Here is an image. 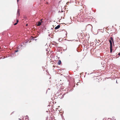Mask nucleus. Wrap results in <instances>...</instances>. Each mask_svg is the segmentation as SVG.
I'll return each instance as SVG.
<instances>
[{"mask_svg": "<svg viewBox=\"0 0 120 120\" xmlns=\"http://www.w3.org/2000/svg\"><path fill=\"white\" fill-rule=\"evenodd\" d=\"M109 41L110 44V52L111 53L112 52V43L111 41L110 40H109Z\"/></svg>", "mask_w": 120, "mask_h": 120, "instance_id": "nucleus-1", "label": "nucleus"}, {"mask_svg": "<svg viewBox=\"0 0 120 120\" xmlns=\"http://www.w3.org/2000/svg\"><path fill=\"white\" fill-rule=\"evenodd\" d=\"M42 22H38L36 23V25L37 26H40L41 25V23Z\"/></svg>", "mask_w": 120, "mask_h": 120, "instance_id": "nucleus-2", "label": "nucleus"}, {"mask_svg": "<svg viewBox=\"0 0 120 120\" xmlns=\"http://www.w3.org/2000/svg\"><path fill=\"white\" fill-rule=\"evenodd\" d=\"M60 25H58L55 27V29H58L60 28Z\"/></svg>", "mask_w": 120, "mask_h": 120, "instance_id": "nucleus-3", "label": "nucleus"}, {"mask_svg": "<svg viewBox=\"0 0 120 120\" xmlns=\"http://www.w3.org/2000/svg\"><path fill=\"white\" fill-rule=\"evenodd\" d=\"M110 39L112 41L113 43V44L114 45V42L113 39V38L112 37H111L110 38Z\"/></svg>", "mask_w": 120, "mask_h": 120, "instance_id": "nucleus-4", "label": "nucleus"}, {"mask_svg": "<svg viewBox=\"0 0 120 120\" xmlns=\"http://www.w3.org/2000/svg\"><path fill=\"white\" fill-rule=\"evenodd\" d=\"M61 63V61L60 60H59L57 62V64L58 65H60Z\"/></svg>", "mask_w": 120, "mask_h": 120, "instance_id": "nucleus-5", "label": "nucleus"}, {"mask_svg": "<svg viewBox=\"0 0 120 120\" xmlns=\"http://www.w3.org/2000/svg\"><path fill=\"white\" fill-rule=\"evenodd\" d=\"M17 23H17L16 22V23H15V24H14V25H17Z\"/></svg>", "mask_w": 120, "mask_h": 120, "instance_id": "nucleus-6", "label": "nucleus"}, {"mask_svg": "<svg viewBox=\"0 0 120 120\" xmlns=\"http://www.w3.org/2000/svg\"><path fill=\"white\" fill-rule=\"evenodd\" d=\"M43 20V19H41L40 20V21H41V22H43V21H42V20Z\"/></svg>", "mask_w": 120, "mask_h": 120, "instance_id": "nucleus-7", "label": "nucleus"}, {"mask_svg": "<svg viewBox=\"0 0 120 120\" xmlns=\"http://www.w3.org/2000/svg\"><path fill=\"white\" fill-rule=\"evenodd\" d=\"M18 22H19V20H17V22H17V23H18Z\"/></svg>", "mask_w": 120, "mask_h": 120, "instance_id": "nucleus-8", "label": "nucleus"}, {"mask_svg": "<svg viewBox=\"0 0 120 120\" xmlns=\"http://www.w3.org/2000/svg\"><path fill=\"white\" fill-rule=\"evenodd\" d=\"M76 85H78V82L76 83Z\"/></svg>", "mask_w": 120, "mask_h": 120, "instance_id": "nucleus-9", "label": "nucleus"}, {"mask_svg": "<svg viewBox=\"0 0 120 120\" xmlns=\"http://www.w3.org/2000/svg\"><path fill=\"white\" fill-rule=\"evenodd\" d=\"M18 50H16L15 51V52H18Z\"/></svg>", "mask_w": 120, "mask_h": 120, "instance_id": "nucleus-10", "label": "nucleus"}, {"mask_svg": "<svg viewBox=\"0 0 120 120\" xmlns=\"http://www.w3.org/2000/svg\"><path fill=\"white\" fill-rule=\"evenodd\" d=\"M118 55H120V52H119L118 54Z\"/></svg>", "mask_w": 120, "mask_h": 120, "instance_id": "nucleus-11", "label": "nucleus"}, {"mask_svg": "<svg viewBox=\"0 0 120 120\" xmlns=\"http://www.w3.org/2000/svg\"><path fill=\"white\" fill-rule=\"evenodd\" d=\"M19 0H17V1L18 2H19Z\"/></svg>", "mask_w": 120, "mask_h": 120, "instance_id": "nucleus-12", "label": "nucleus"}, {"mask_svg": "<svg viewBox=\"0 0 120 120\" xmlns=\"http://www.w3.org/2000/svg\"><path fill=\"white\" fill-rule=\"evenodd\" d=\"M27 25H28V24H26V26H27Z\"/></svg>", "mask_w": 120, "mask_h": 120, "instance_id": "nucleus-13", "label": "nucleus"}, {"mask_svg": "<svg viewBox=\"0 0 120 120\" xmlns=\"http://www.w3.org/2000/svg\"><path fill=\"white\" fill-rule=\"evenodd\" d=\"M1 48V47L0 46V49Z\"/></svg>", "mask_w": 120, "mask_h": 120, "instance_id": "nucleus-14", "label": "nucleus"}, {"mask_svg": "<svg viewBox=\"0 0 120 120\" xmlns=\"http://www.w3.org/2000/svg\"><path fill=\"white\" fill-rule=\"evenodd\" d=\"M19 120H21L20 119H19Z\"/></svg>", "mask_w": 120, "mask_h": 120, "instance_id": "nucleus-15", "label": "nucleus"}]
</instances>
